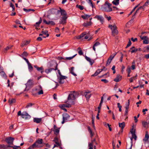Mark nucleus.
Returning <instances> with one entry per match:
<instances>
[{"label": "nucleus", "mask_w": 149, "mask_h": 149, "mask_svg": "<svg viewBox=\"0 0 149 149\" xmlns=\"http://www.w3.org/2000/svg\"><path fill=\"white\" fill-rule=\"evenodd\" d=\"M67 78V77L62 75L61 76H58V81L60 84H63L64 82L65 79Z\"/></svg>", "instance_id": "8"}, {"label": "nucleus", "mask_w": 149, "mask_h": 149, "mask_svg": "<svg viewBox=\"0 0 149 149\" xmlns=\"http://www.w3.org/2000/svg\"><path fill=\"white\" fill-rule=\"evenodd\" d=\"M102 70L103 69H99L97 70L94 74L91 75V76L93 77L97 76Z\"/></svg>", "instance_id": "24"}, {"label": "nucleus", "mask_w": 149, "mask_h": 149, "mask_svg": "<svg viewBox=\"0 0 149 149\" xmlns=\"http://www.w3.org/2000/svg\"><path fill=\"white\" fill-rule=\"evenodd\" d=\"M122 76L120 75H117L116 77L114 79V81L116 82H118L121 79Z\"/></svg>", "instance_id": "23"}, {"label": "nucleus", "mask_w": 149, "mask_h": 149, "mask_svg": "<svg viewBox=\"0 0 149 149\" xmlns=\"http://www.w3.org/2000/svg\"><path fill=\"white\" fill-rule=\"evenodd\" d=\"M126 71L128 73H129V74H130V73L131 72V70L130 68V67H127V68Z\"/></svg>", "instance_id": "50"}, {"label": "nucleus", "mask_w": 149, "mask_h": 149, "mask_svg": "<svg viewBox=\"0 0 149 149\" xmlns=\"http://www.w3.org/2000/svg\"><path fill=\"white\" fill-rule=\"evenodd\" d=\"M111 4L107 1H106L104 4L101 6L100 9L104 11L107 12H110L112 10V8L111 7Z\"/></svg>", "instance_id": "1"}, {"label": "nucleus", "mask_w": 149, "mask_h": 149, "mask_svg": "<svg viewBox=\"0 0 149 149\" xmlns=\"http://www.w3.org/2000/svg\"><path fill=\"white\" fill-rule=\"evenodd\" d=\"M104 17L106 18L108 21L110 20L111 19V17L110 16H107L106 15H104Z\"/></svg>", "instance_id": "53"}, {"label": "nucleus", "mask_w": 149, "mask_h": 149, "mask_svg": "<svg viewBox=\"0 0 149 149\" xmlns=\"http://www.w3.org/2000/svg\"><path fill=\"white\" fill-rule=\"evenodd\" d=\"M16 100L14 98L11 99H10L9 100L8 102L10 104H11L12 103H14L15 102Z\"/></svg>", "instance_id": "35"}, {"label": "nucleus", "mask_w": 149, "mask_h": 149, "mask_svg": "<svg viewBox=\"0 0 149 149\" xmlns=\"http://www.w3.org/2000/svg\"><path fill=\"white\" fill-rule=\"evenodd\" d=\"M58 64L57 63L54 62L51 64L50 68L45 69V72L48 74L50 73L53 70H57Z\"/></svg>", "instance_id": "3"}, {"label": "nucleus", "mask_w": 149, "mask_h": 149, "mask_svg": "<svg viewBox=\"0 0 149 149\" xmlns=\"http://www.w3.org/2000/svg\"><path fill=\"white\" fill-rule=\"evenodd\" d=\"M128 111V109H125V112L124 114L125 116H127V113Z\"/></svg>", "instance_id": "62"}, {"label": "nucleus", "mask_w": 149, "mask_h": 149, "mask_svg": "<svg viewBox=\"0 0 149 149\" xmlns=\"http://www.w3.org/2000/svg\"><path fill=\"white\" fill-rule=\"evenodd\" d=\"M60 128H58L57 129H53V131L54 134L56 135H58L59 132Z\"/></svg>", "instance_id": "25"}, {"label": "nucleus", "mask_w": 149, "mask_h": 149, "mask_svg": "<svg viewBox=\"0 0 149 149\" xmlns=\"http://www.w3.org/2000/svg\"><path fill=\"white\" fill-rule=\"evenodd\" d=\"M84 95L87 100L89 99L91 95V92L89 91L85 92Z\"/></svg>", "instance_id": "17"}, {"label": "nucleus", "mask_w": 149, "mask_h": 149, "mask_svg": "<svg viewBox=\"0 0 149 149\" xmlns=\"http://www.w3.org/2000/svg\"><path fill=\"white\" fill-rule=\"evenodd\" d=\"M43 142V140L42 139L38 138L34 143L36 147L40 148L42 147V144Z\"/></svg>", "instance_id": "6"}, {"label": "nucleus", "mask_w": 149, "mask_h": 149, "mask_svg": "<svg viewBox=\"0 0 149 149\" xmlns=\"http://www.w3.org/2000/svg\"><path fill=\"white\" fill-rule=\"evenodd\" d=\"M137 74L134 77H131L129 79V81L130 83L132 82L133 81V80H135L137 79Z\"/></svg>", "instance_id": "31"}, {"label": "nucleus", "mask_w": 149, "mask_h": 149, "mask_svg": "<svg viewBox=\"0 0 149 149\" xmlns=\"http://www.w3.org/2000/svg\"><path fill=\"white\" fill-rule=\"evenodd\" d=\"M76 6L78 7V8L81 10H82L84 9L83 7L81 5H77Z\"/></svg>", "instance_id": "56"}, {"label": "nucleus", "mask_w": 149, "mask_h": 149, "mask_svg": "<svg viewBox=\"0 0 149 149\" xmlns=\"http://www.w3.org/2000/svg\"><path fill=\"white\" fill-rule=\"evenodd\" d=\"M92 24V22L91 21H90L89 22H87L84 23L83 24V26H84L87 27L88 26H90Z\"/></svg>", "instance_id": "28"}, {"label": "nucleus", "mask_w": 149, "mask_h": 149, "mask_svg": "<svg viewBox=\"0 0 149 149\" xmlns=\"http://www.w3.org/2000/svg\"><path fill=\"white\" fill-rule=\"evenodd\" d=\"M132 41L133 42L136 41L137 40V39L136 38H132L131 39Z\"/></svg>", "instance_id": "63"}, {"label": "nucleus", "mask_w": 149, "mask_h": 149, "mask_svg": "<svg viewBox=\"0 0 149 149\" xmlns=\"http://www.w3.org/2000/svg\"><path fill=\"white\" fill-rule=\"evenodd\" d=\"M42 118H34L33 119V121L34 123H40L42 121Z\"/></svg>", "instance_id": "21"}, {"label": "nucleus", "mask_w": 149, "mask_h": 149, "mask_svg": "<svg viewBox=\"0 0 149 149\" xmlns=\"http://www.w3.org/2000/svg\"><path fill=\"white\" fill-rule=\"evenodd\" d=\"M15 140L14 138L8 137L5 139V141L8 145H13V142Z\"/></svg>", "instance_id": "7"}, {"label": "nucleus", "mask_w": 149, "mask_h": 149, "mask_svg": "<svg viewBox=\"0 0 149 149\" xmlns=\"http://www.w3.org/2000/svg\"><path fill=\"white\" fill-rule=\"evenodd\" d=\"M131 44H132V43H131V41L130 40H129L128 42V43L126 47H128L130 46V45H131Z\"/></svg>", "instance_id": "60"}, {"label": "nucleus", "mask_w": 149, "mask_h": 149, "mask_svg": "<svg viewBox=\"0 0 149 149\" xmlns=\"http://www.w3.org/2000/svg\"><path fill=\"white\" fill-rule=\"evenodd\" d=\"M108 27L110 28L111 30V32L113 35H117L118 33V31L117 29L116 26L114 25H109Z\"/></svg>", "instance_id": "4"}, {"label": "nucleus", "mask_w": 149, "mask_h": 149, "mask_svg": "<svg viewBox=\"0 0 149 149\" xmlns=\"http://www.w3.org/2000/svg\"><path fill=\"white\" fill-rule=\"evenodd\" d=\"M138 51V49L135 48L131 51V52L132 53H133L135 52Z\"/></svg>", "instance_id": "54"}, {"label": "nucleus", "mask_w": 149, "mask_h": 149, "mask_svg": "<svg viewBox=\"0 0 149 149\" xmlns=\"http://www.w3.org/2000/svg\"><path fill=\"white\" fill-rule=\"evenodd\" d=\"M66 103V104H63L60 105V107L62 109H63L65 107L69 108L71 107L72 104H73V103L72 102H71V104L68 102H67Z\"/></svg>", "instance_id": "13"}, {"label": "nucleus", "mask_w": 149, "mask_h": 149, "mask_svg": "<svg viewBox=\"0 0 149 149\" xmlns=\"http://www.w3.org/2000/svg\"><path fill=\"white\" fill-rule=\"evenodd\" d=\"M132 144L131 143H128L127 144L126 149H131Z\"/></svg>", "instance_id": "39"}, {"label": "nucleus", "mask_w": 149, "mask_h": 149, "mask_svg": "<svg viewBox=\"0 0 149 149\" xmlns=\"http://www.w3.org/2000/svg\"><path fill=\"white\" fill-rule=\"evenodd\" d=\"M34 84V82L32 79L29 80L26 84L27 87H31Z\"/></svg>", "instance_id": "14"}, {"label": "nucleus", "mask_w": 149, "mask_h": 149, "mask_svg": "<svg viewBox=\"0 0 149 149\" xmlns=\"http://www.w3.org/2000/svg\"><path fill=\"white\" fill-rule=\"evenodd\" d=\"M85 58L86 60L90 63L91 65H92L94 63V60L91 59L89 57L86 56Z\"/></svg>", "instance_id": "20"}, {"label": "nucleus", "mask_w": 149, "mask_h": 149, "mask_svg": "<svg viewBox=\"0 0 149 149\" xmlns=\"http://www.w3.org/2000/svg\"><path fill=\"white\" fill-rule=\"evenodd\" d=\"M21 116L22 118L26 119L28 118V117H30V116L26 112L24 111L22 113Z\"/></svg>", "instance_id": "18"}, {"label": "nucleus", "mask_w": 149, "mask_h": 149, "mask_svg": "<svg viewBox=\"0 0 149 149\" xmlns=\"http://www.w3.org/2000/svg\"><path fill=\"white\" fill-rule=\"evenodd\" d=\"M67 19V17L66 16L62 17L60 19V23L63 24H65L66 22Z\"/></svg>", "instance_id": "16"}, {"label": "nucleus", "mask_w": 149, "mask_h": 149, "mask_svg": "<svg viewBox=\"0 0 149 149\" xmlns=\"http://www.w3.org/2000/svg\"><path fill=\"white\" fill-rule=\"evenodd\" d=\"M0 75L3 78H6V74L3 71H1L0 72Z\"/></svg>", "instance_id": "41"}, {"label": "nucleus", "mask_w": 149, "mask_h": 149, "mask_svg": "<svg viewBox=\"0 0 149 149\" xmlns=\"http://www.w3.org/2000/svg\"><path fill=\"white\" fill-rule=\"evenodd\" d=\"M78 49H79V51L78 52V54L80 55H83V53L82 50L81 49V48L80 47H78Z\"/></svg>", "instance_id": "47"}, {"label": "nucleus", "mask_w": 149, "mask_h": 149, "mask_svg": "<svg viewBox=\"0 0 149 149\" xmlns=\"http://www.w3.org/2000/svg\"><path fill=\"white\" fill-rule=\"evenodd\" d=\"M140 37L141 39L143 40L146 39L147 38L146 36H143L142 37L141 36H140Z\"/></svg>", "instance_id": "57"}, {"label": "nucleus", "mask_w": 149, "mask_h": 149, "mask_svg": "<svg viewBox=\"0 0 149 149\" xmlns=\"http://www.w3.org/2000/svg\"><path fill=\"white\" fill-rule=\"evenodd\" d=\"M23 10L24 11H25V12H27V13L29 12L30 11L34 12L35 11V10L33 9H27L25 8H24L23 9Z\"/></svg>", "instance_id": "36"}, {"label": "nucleus", "mask_w": 149, "mask_h": 149, "mask_svg": "<svg viewBox=\"0 0 149 149\" xmlns=\"http://www.w3.org/2000/svg\"><path fill=\"white\" fill-rule=\"evenodd\" d=\"M76 94L77 93L74 91L71 92L68 96V100L65 102H68L70 104H71V102H72L73 103L72 104V105L74 104V100L76 98Z\"/></svg>", "instance_id": "2"}, {"label": "nucleus", "mask_w": 149, "mask_h": 149, "mask_svg": "<svg viewBox=\"0 0 149 149\" xmlns=\"http://www.w3.org/2000/svg\"><path fill=\"white\" fill-rule=\"evenodd\" d=\"M130 132L132 134V137L135 140H136L137 138L135 134V130L134 129V126H133L132 128L131 129Z\"/></svg>", "instance_id": "12"}, {"label": "nucleus", "mask_w": 149, "mask_h": 149, "mask_svg": "<svg viewBox=\"0 0 149 149\" xmlns=\"http://www.w3.org/2000/svg\"><path fill=\"white\" fill-rule=\"evenodd\" d=\"M33 104L32 103H28L27 105L26 106V108H28L29 107H31Z\"/></svg>", "instance_id": "51"}, {"label": "nucleus", "mask_w": 149, "mask_h": 149, "mask_svg": "<svg viewBox=\"0 0 149 149\" xmlns=\"http://www.w3.org/2000/svg\"><path fill=\"white\" fill-rule=\"evenodd\" d=\"M86 34V32H83L82 33L81 35H80V37H81V38L83 37L84 36H85Z\"/></svg>", "instance_id": "59"}, {"label": "nucleus", "mask_w": 149, "mask_h": 149, "mask_svg": "<svg viewBox=\"0 0 149 149\" xmlns=\"http://www.w3.org/2000/svg\"><path fill=\"white\" fill-rule=\"evenodd\" d=\"M59 10H58V12H60L62 15L65 16L67 15V13L63 9H62L61 8H59Z\"/></svg>", "instance_id": "19"}, {"label": "nucleus", "mask_w": 149, "mask_h": 149, "mask_svg": "<svg viewBox=\"0 0 149 149\" xmlns=\"http://www.w3.org/2000/svg\"><path fill=\"white\" fill-rule=\"evenodd\" d=\"M8 147L12 148L13 149H18V148H20V147L19 146H10L9 145L8 146Z\"/></svg>", "instance_id": "34"}, {"label": "nucleus", "mask_w": 149, "mask_h": 149, "mask_svg": "<svg viewBox=\"0 0 149 149\" xmlns=\"http://www.w3.org/2000/svg\"><path fill=\"white\" fill-rule=\"evenodd\" d=\"M125 126V124L124 122H123L122 123H119V127H120L121 130H123Z\"/></svg>", "instance_id": "27"}, {"label": "nucleus", "mask_w": 149, "mask_h": 149, "mask_svg": "<svg viewBox=\"0 0 149 149\" xmlns=\"http://www.w3.org/2000/svg\"><path fill=\"white\" fill-rule=\"evenodd\" d=\"M100 45V43L99 42H96L93 45V49L95 51V47L98 46Z\"/></svg>", "instance_id": "30"}, {"label": "nucleus", "mask_w": 149, "mask_h": 149, "mask_svg": "<svg viewBox=\"0 0 149 149\" xmlns=\"http://www.w3.org/2000/svg\"><path fill=\"white\" fill-rule=\"evenodd\" d=\"M77 55V54H76L72 57H66L65 59L67 60H70L74 58Z\"/></svg>", "instance_id": "46"}, {"label": "nucleus", "mask_w": 149, "mask_h": 149, "mask_svg": "<svg viewBox=\"0 0 149 149\" xmlns=\"http://www.w3.org/2000/svg\"><path fill=\"white\" fill-rule=\"evenodd\" d=\"M130 104V100H128V102L125 104V109H129V107Z\"/></svg>", "instance_id": "43"}, {"label": "nucleus", "mask_w": 149, "mask_h": 149, "mask_svg": "<svg viewBox=\"0 0 149 149\" xmlns=\"http://www.w3.org/2000/svg\"><path fill=\"white\" fill-rule=\"evenodd\" d=\"M36 147L34 144L33 143L32 145L29 146L28 149H33Z\"/></svg>", "instance_id": "48"}, {"label": "nucleus", "mask_w": 149, "mask_h": 149, "mask_svg": "<svg viewBox=\"0 0 149 149\" xmlns=\"http://www.w3.org/2000/svg\"><path fill=\"white\" fill-rule=\"evenodd\" d=\"M95 139L92 140L91 143H89V149H96L95 145H97Z\"/></svg>", "instance_id": "5"}, {"label": "nucleus", "mask_w": 149, "mask_h": 149, "mask_svg": "<svg viewBox=\"0 0 149 149\" xmlns=\"http://www.w3.org/2000/svg\"><path fill=\"white\" fill-rule=\"evenodd\" d=\"M74 67H72L70 70V72L74 76H76L77 75L74 72Z\"/></svg>", "instance_id": "42"}, {"label": "nucleus", "mask_w": 149, "mask_h": 149, "mask_svg": "<svg viewBox=\"0 0 149 149\" xmlns=\"http://www.w3.org/2000/svg\"><path fill=\"white\" fill-rule=\"evenodd\" d=\"M43 22L47 24H51L54 25L55 24L54 22L52 21H47L45 19L43 20Z\"/></svg>", "instance_id": "22"}, {"label": "nucleus", "mask_w": 149, "mask_h": 149, "mask_svg": "<svg viewBox=\"0 0 149 149\" xmlns=\"http://www.w3.org/2000/svg\"><path fill=\"white\" fill-rule=\"evenodd\" d=\"M119 0H114L112 2V3L114 5H117L119 4Z\"/></svg>", "instance_id": "40"}, {"label": "nucleus", "mask_w": 149, "mask_h": 149, "mask_svg": "<svg viewBox=\"0 0 149 149\" xmlns=\"http://www.w3.org/2000/svg\"><path fill=\"white\" fill-rule=\"evenodd\" d=\"M70 118V116L67 113H65L63 115V121L61 122L62 124L67 121Z\"/></svg>", "instance_id": "9"}, {"label": "nucleus", "mask_w": 149, "mask_h": 149, "mask_svg": "<svg viewBox=\"0 0 149 149\" xmlns=\"http://www.w3.org/2000/svg\"><path fill=\"white\" fill-rule=\"evenodd\" d=\"M28 55V54L27 53L25 52H24L22 54V57L23 56H26Z\"/></svg>", "instance_id": "55"}, {"label": "nucleus", "mask_w": 149, "mask_h": 149, "mask_svg": "<svg viewBox=\"0 0 149 149\" xmlns=\"http://www.w3.org/2000/svg\"><path fill=\"white\" fill-rule=\"evenodd\" d=\"M116 54H113L110 56L109 57V59H110L112 60V59L115 56Z\"/></svg>", "instance_id": "49"}, {"label": "nucleus", "mask_w": 149, "mask_h": 149, "mask_svg": "<svg viewBox=\"0 0 149 149\" xmlns=\"http://www.w3.org/2000/svg\"><path fill=\"white\" fill-rule=\"evenodd\" d=\"M142 125L143 126L146 128L148 127V125L149 124V121H148V122L143 121L142 122Z\"/></svg>", "instance_id": "26"}, {"label": "nucleus", "mask_w": 149, "mask_h": 149, "mask_svg": "<svg viewBox=\"0 0 149 149\" xmlns=\"http://www.w3.org/2000/svg\"><path fill=\"white\" fill-rule=\"evenodd\" d=\"M28 66V68L30 71H31L32 70L33 68L31 64L29 63L27 64Z\"/></svg>", "instance_id": "44"}, {"label": "nucleus", "mask_w": 149, "mask_h": 149, "mask_svg": "<svg viewBox=\"0 0 149 149\" xmlns=\"http://www.w3.org/2000/svg\"><path fill=\"white\" fill-rule=\"evenodd\" d=\"M8 146H6L4 144H0V149H8Z\"/></svg>", "instance_id": "38"}, {"label": "nucleus", "mask_w": 149, "mask_h": 149, "mask_svg": "<svg viewBox=\"0 0 149 149\" xmlns=\"http://www.w3.org/2000/svg\"><path fill=\"white\" fill-rule=\"evenodd\" d=\"M149 138V135L148 134V132L146 131V134L144 138L143 141L145 144L148 143H149L148 139Z\"/></svg>", "instance_id": "10"}, {"label": "nucleus", "mask_w": 149, "mask_h": 149, "mask_svg": "<svg viewBox=\"0 0 149 149\" xmlns=\"http://www.w3.org/2000/svg\"><path fill=\"white\" fill-rule=\"evenodd\" d=\"M35 90L38 91V95L42 94L43 93V92L42 90V87L40 85L37 86Z\"/></svg>", "instance_id": "11"}, {"label": "nucleus", "mask_w": 149, "mask_h": 149, "mask_svg": "<svg viewBox=\"0 0 149 149\" xmlns=\"http://www.w3.org/2000/svg\"><path fill=\"white\" fill-rule=\"evenodd\" d=\"M42 22V19H40L39 22H37L36 23V24L37 25H39L40 24V23L41 22Z\"/></svg>", "instance_id": "61"}, {"label": "nucleus", "mask_w": 149, "mask_h": 149, "mask_svg": "<svg viewBox=\"0 0 149 149\" xmlns=\"http://www.w3.org/2000/svg\"><path fill=\"white\" fill-rule=\"evenodd\" d=\"M111 61V60L108 58L107 62L106 65H109Z\"/></svg>", "instance_id": "52"}, {"label": "nucleus", "mask_w": 149, "mask_h": 149, "mask_svg": "<svg viewBox=\"0 0 149 149\" xmlns=\"http://www.w3.org/2000/svg\"><path fill=\"white\" fill-rule=\"evenodd\" d=\"M42 34L46 35V37H48L49 36V34L48 33V31H42Z\"/></svg>", "instance_id": "45"}, {"label": "nucleus", "mask_w": 149, "mask_h": 149, "mask_svg": "<svg viewBox=\"0 0 149 149\" xmlns=\"http://www.w3.org/2000/svg\"><path fill=\"white\" fill-rule=\"evenodd\" d=\"M12 46H7L4 49V52H5V51L8 50Z\"/></svg>", "instance_id": "58"}, {"label": "nucleus", "mask_w": 149, "mask_h": 149, "mask_svg": "<svg viewBox=\"0 0 149 149\" xmlns=\"http://www.w3.org/2000/svg\"><path fill=\"white\" fill-rule=\"evenodd\" d=\"M87 129L88 132H89L90 134V135L91 137L93 136V133H92V130L90 128V127L89 126H88L87 127Z\"/></svg>", "instance_id": "37"}, {"label": "nucleus", "mask_w": 149, "mask_h": 149, "mask_svg": "<svg viewBox=\"0 0 149 149\" xmlns=\"http://www.w3.org/2000/svg\"><path fill=\"white\" fill-rule=\"evenodd\" d=\"M91 16V15L85 14L81 16V17L84 19H88Z\"/></svg>", "instance_id": "32"}, {"label": "nucleus", "mask_w": 149, "mask_h": 149, "mask_svg": "<svg viewBox=\"0 0 149 149\" xmlns=\"http://www.w3.org/2000/svg\"><path fill=\"white\" fill-rule=\"evenodd\" d=\"M34 67L36 68L37 70L38 71H40L41 73H42L43 72V68L42 67L39 68L37 67V65H35Z\"/></svg>", "instance_id": "33"}, {"label": "nucleus", "mask_w": 149, "mask_h": 149, "mask_svg": "<svg viewBox=\"0 0 149 149\" xmlns=\"http://www.w3.org/2000/svg\"><path fill=\"white\" fill-rule=\"evenodd\" d=\"M53 141H54L56 145H57L58 146H60V144L58 142V139L56 137L54 138Z\"/></svg>", "instance_id": "29"}, {"label": "nucleus", "mask_w": 149, "mask_h": 149, "mask_svg": "<svg viewBox=\"0 0 149 149\" xmlns=\"http://www.w3.org/2000/svg\"><path fill=\"white\" fill-rule=\"evenodd\" d=\"M95 18H97V20H99L102 24H103L104 22V18L102 16L97 15Z\"/></svg>", "instance_id": "15"}, {"label": "nucleus", "mask_w": 149, "mask_h": 149, "mask_svg": "<svg viewBox=\"0 0 149 149\" xmlns=\"http://www.w3.org/2000/svg\"><path fill=\"white\" fill-rule=\"evenodd\" d=\"M143 43L145 44H148V40L146 39L144 40L143 41Z\"/></svg>", "instance_id": "64"}]
</instances>
